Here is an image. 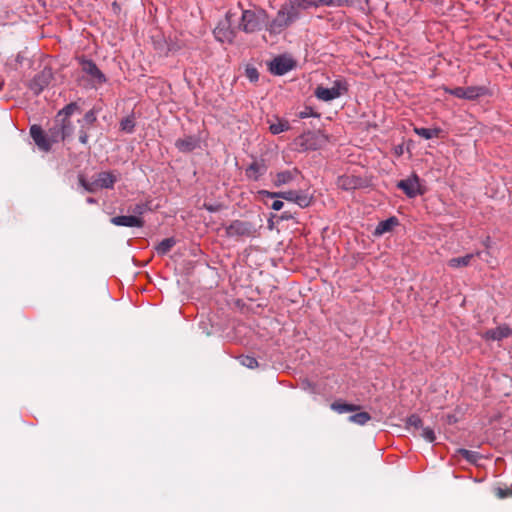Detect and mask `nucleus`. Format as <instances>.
<instances>
[{"label": "nucleus", "instance_id": "obj_55", "mask_svg": "<svg viewBox=\"0 0 512 512\" xmlns=\"http://www.w3.org/2000/svg\"><path fill=\"white\" fill-rule=\"evenodd\" d=\"M268 222H269V228H270V229H272V227H273V221H272V219L270 218Z\"/></svg>", "mask_w": 512, "mask_h": 512}, {"label": "nucleus", "instance_id": "obj_31", "mask_svg": "<svg viewBox=\"0 0 512 512\" xmlns=\"http://www.w3.org/2000/svg\"><path fill=\"white\" fill-rule=\"evenodd\" d=\"M239 362L241 365H243L249 369H255L259 366L257 359L255 357L249 356V355L240 356Z\"/></svg>", "mask_w": 512, "mask_h": 512}, {"label": "nucleus", "instance_id": "obj_51", "mask_svg": "<svg viewBox=\"0 0 512 512\" xmlns=\"http://www.w3.org/2000/svg\"><path fill=\"white\" fill-rule=\"evenodd\" d=\"M302 386H303V388H304V389H313V385H312V383H311V382H309V381H304V382L302 383Z\"/></svg>", "mask_w": 512, "mask_h": 512}, {"label": "nucleus", "instance_id": "obj_44", "mask_svg": "<svg viewBox=\"0 0 512 512\" xmlns=\"http://www.w3.org/2000/svg\"><path fill=\"white\" fill-rule=\"evenodd\" d=\"M510 494H512V491L509 489L497 488L496 490V495L500 499L506 498Z\"/></svg>", "mask_w": 512, "mask_h": 512}, {"label": "nucleus", "instance_id": "obj_49", "mask_svg": "<svg viewBox=\"0 0 512 512\" xmlns=\"http://www.w3.org/2000/svg\"><path fill=\"white\" fill-rule=\"evenodd\" d=\"M322 6L326 7V0H311V8H319Z\"/></svg>", "mask_w": 512, "mask_h": 512}, {"label": "nucleus", "instance_id": "obj_35", "mask_svg": "<svg viewBox=\"0 0 512 512\" xmlns=\"http://www.w3.org/2000/svg\"><path fill=\"white\" fill-rule=\"evenodd\" d=\"M77 108L78 107L75 103H70L58 112L56 118L61 119L65 117L66 119H68V117L71 116Z\"/></svg>", "mask_w": 512, "mask_h": 512}, {"label": "nucleus", "instance_id": "obj_28", "mask_svg": "<svg viewBox=\"0 0 512 512\" xmlns=\"http://www.w3.org/2000/svg\"><path fill=\"white\" fill-rule=\"evenodd\" d=\"M348 420L354 424L363 426L371 420V415L368 412L361 411L349 416Z\"/></svg>", "mask_w": 512, "mask_h": 512}, {"label": "nucleus", "instance_id": "obj_14", "mask_svg": "<svg viewBox=\"0 0 512 512\" xmlns=\"http://www.w3.org/2000/svg\"><path fill=\"white\" fill-rule=\"evenodd\" d=\"M111 223L115 226L142 228L145 221L142 217L131 215H119L111 218Z\"/></svg>", "mask_w": 512, "mask_h": 512}, {"label": "nucleus", "instance_id": "obj_18", "mask_svg": "<svg viewBox=\"0 0 512 512\" xmlns=\"http://www.w3.org/2000/svg\"><path fill=\"white\" fill-rule=\"evenodd\" d=\"M267 167L263 162L253 161L245 170L247 178L257 181L266 173Z\"/></svg>", "mask_w": 512, "mask_h": 512}, {"label": "nucleus", "instance_id": "obj_2", "mask_svg": "<svg viewBox=\"0 0 512 512\" xmlns=\"http://www.w3.org/2000/svg\"><path fill=\"white\" fill-rule=\"evenodd\" d=\"M299 17V11L293 9V7H290L289 4H284L278 10L274 19H268L266 31H268L271 35H278L284 29L294 23L297 19H299Z\"/></svg>", "mask_w": 512, "mask_h": 512}, {"label": "nucleus", "instance_id": "obj_24", "mask_svg": "<svg viewBox=\"0 0 512 512\" xmlns=\"http://www.w3.org/2000/svg\"><path fill=\"white\" fill-rule=\"evenodd\" d=\"M331 409L339 414H344L348 412H356L360 409L358 405L341 402V401H335L331 404Z\"/></svg>", "mask_w": 512, "mask_h": 512}, {"label": "nucleus", "instance_id": "obj_12", "mask_svg": "<svg viewBox=\"0 0 512 512\" xmlns=\"http://www.w3.org/2000/svg\"><path fill=\"white\" fill-rule=\"evenodd\" d=\"M29 132L34 143L40 150L44 152H49L51 150L52 146L48 139V135L43 131L41 126L34 124L30 127Z\"/></svg>", "mask_w": 512, "mask_h": 512}, {"label": "nucleus", "instance_id": "obj_37", "mask_svg": "<svg viewBox=\"0 0 512 512\" xmlns=\"http://www.w3.org/2000/svg\"><path fill=\"white\" fill-rule=\"evenodd\" d=\"M297 116L301 119L308 117H320V114L314 110L312 106H305L303 110L297 112Z\"/></svg>", "mask_w": 512, "mask_h": 512}, {"label": "nucleus", "instance_id": "obj_53", "mask_svg": "<svg viewBox=\"0 0 512 512\" xmlns=\"http://www.w3.org/2000/svg\"><path fill=\"white\" fill-rule=\"evenodd\" d=\"M206 209L210 212H215L216 209L213 206H206Z\"/></svg>", "mask_w": 512, "mask_h": 512}, {"label": "nucleus", "instance_id": "obj_56", "mask_svg": "<svg viewBox=\"0 0 512 512\" xmlns=\"http://www.w3.org/2000/svg\"><path fill=\"white\" fill-rule=\"evenodd\" d=\"M321 99L324 100V101H330V100H333L334 98L325 97V98H321Z\"/></svg>", "mask_w": 512, "mask_h": 512}, {"label": "nucleus", "instance_id": "obj_46", "mask_svg": "<svg viewBox=\"0 0 512 512\" xmlns=\"http://www.w3.org/2000/svg\"><path fill=\"white\" fill-rule=\"evenodd\" d=\"M326 7H343V0H326Z\"/></svg>", "mask_w": 512, "mask_h": 512}, {"label": "nucleus", "instance_id": "obj_15", "mask_svg": "<svg viewBox=\"0 0 512 512\" xmlns=\"http://www.w3.org/2000/svg\"><path fill=\"white\" fill-rule=\"evenodd\" d=\"M512 334V329L507 325H500L494 329L487 330L483 337L486 340L501 341Z\"/></svg>", "mask_w": 512, "mask_h": 512}, {"label": "nucleus", "instance_id": "obj_47", "mask_svg": "<svg viewBox=\"0 0 512 512\" xmlns=\"http://www.w3.org/2000/svg\"><path fill=\"white\" fill-rule=\"evenodd\" d=\"M88 138H89V136H88L87 132L85 130L81 129L79 131V142L81 144L85 145L88 143Z\"/></svg>", "mask_w": 512, "mask_h": 512}, {"label": "nucleus", "instance_id": "obj_39", "mask_svg": "<svg viewBox=\"0 0 512 512\" xmlns=\"http://www.w3.org/2000/svg\"><path fill=\"white\" fill-rule=\"evenodd\" d=\"M369 0H343V7H358L364 9L365 5H368Z\"/></svg>", "mask_w": 512, "mask_h": 512}, {"label": "nucleus", "instance_id": "obj_50", "mask_svg": "<svg viewBox=\"0 0 512 512\" xmlns=\"http://www.w3.org/2000/svg\"><path fill=\"white\" fill-rule=\"evenodd\" d=\"M24 60H25V57L21 53H18L16 56V59H15V62L17 64H22Z\"/></svg>", "mask_w": 512, "mask_h": 512}, {"label": "nucleus", "instance_id": "obj_38", "mask_svg": "<svg viewBox=\"0 0 512 512\" xmlns=\"http://www.w3.org/2000/svg\"><path fill=\"white\" fill-rule=\"evenodd\" d=\"M420 435L429 443H433L436 440L435 432L430 427H422V432Z\"/></svg>", "mask_w": 512, "mask_h": 512}, {"label": "nucleus", "instance_id": "obj_19", "mask_svg": "<svg viewBox=\"0 0 512 512\" xmlns=\"http://www.w3.org/2000/svg\"><path fill=\"white\" fill-rule=\"evenodd\" d=\"M336 184L342 190L349 191L358 188L361 184V179L355 176L342 175L337 178Z\"/></svg>", "mask_w": 512, "mask_h": 512}, {"label": "nucleus", "instance_id": "obj_7", "mask_svg": "<svg viewBox=\"0 0 512 512\" xmlns=\"http://www.w3.org/2000/svg\"><path fill=\"white\" fill-rule=\"evenodd\" d=\"M296 61L287 54H281L267 62L268 70L271 74L282 76L296 67Z\"/></svg>", "mask_w": 512, "mask_h": 512}, {"label": "nucleus", "instance_id": "obj_3", "mask_svg": "<svg viewBox=\"0 0 512 512\" xmlns=\"http://www.w3.org/2000/svg\"><path fill=\"white\" fill-rule=\"evenodd\" d=\"M82 78L86 79L92 87L97 88L98 86L106 83L107 78L105 74L98 68L96 63L87 59L84 56L78 58Z\"/></svg>", "mask_w": 512, "mask_h": 512}, {"label": "nucleus", "instance_id": "obj_48", "mask_svg": "<svg viewBox=\"0 0 512 512\" xmlns=\"http://www.w3.org/2000/svg\"><path fill=\"white\" fill-rule=\"evenodd\" d=\"M278 218H279V220L284 221V220H290V219H293V218H294V216H293V214H292L290 211L285 210V211H283V212L281 213V215H280Z\"/></svg>", "mask_w": 512, "mask_h": 512}, {"label": "nucleus", "instance_id": "obj_26", "mask_svg": "<svg viewBox=\"0 0 512 512\" xmlns=\"http://www.w3.org/2000/svg\"><path fill=\"white\" fill-rule=\"evenodd\" d=\"M473 257H474V254H466L465 256H462V257L451 258L448 261V266L451 268L466 267L470 264Z\"/></svg>", "mask_w": 512, "mask_h": 512}, {"label": "nucleus", "instance_id": "obj_32", "mask_svg": "<svg viewBox=\"0 0 512 512\" xmlns=\"http://www.w3.org/2000/svg\"><path fill=\"white\" fill-rule=\"evenodd\" d=\"M288 4L297 11L311 9V0H289Z\"/></svg>", "mask_w": 512, "mask_h": 512}, {"label": "nucleus", "instance_id": "obj_27", "mask_svg": "<svg viewBox=\"0 0 512 512\" xmlns=\"http://www.w3.org/2000/svg\"><path fill=\"white\" fill-rule=\"evenodd\" d=\"M414 132L426 139V140H429V139H432L434 137H438L439 133L441 132V129L439 128H425V127H415L414 128Z\"/></svg>", "mask_w": 512, "mask_h": 512}, {"label": "nucleus", "instance_id": "obj_10", "mask_svg": "<svg viewBox=\"0 0 512 512\" xmlns=\"http://www.w3.org/2000/svg\"><path fill=\"white\" fill-rule=\"evenodd\" d=\"M396 187L404 192L408 198H415L424 194L420 184V178L416 173H412L406 179L397 182Z\"/></svg>", "mask_w": 512, "mask_h": 512}, {"label": "nucleus", "instance_id": "obj_8", "mask_svg": "<svg viewBox=\"0 0 512 512\" xmlns=\"http://www.w3.org/2000/svg\"><path fill=\"white\" fill-rule=\"evenodd\" d=\"M256 228L249 221L233 220L225 227L227 237H251L255 234Z\"/></svg>", "mask_w": 512, "mask_h": 512}, {"label": "nucleus", "instance_id": "obj_16", "mask_svg": "<svg viewBox=\"0 0 512 512\" xmlns=\"http://www.w3.org/2000/svg\"><path fill=\"white\" fill-rule=\"evenodd\" d=\"M117 181L116 176L112 172H100L97 174L94 184L100 189H113Z\"/></svg>", "mask_w": 512, "mask_h": 512}, {"label": "nucleus", "instance_id": "obj_25", "mask_svg": "<svg viewBox=\"0 0 512 512\" xmlns=\"http://www.w3.org/2000/svg\"><path fill=\"white\" fill-rule=\"evenodd\" d=\"M175 244L176 240L174 237L165 238L157 244L155 250L158 255L163 256L166 255Z\"/></svg>", "mask_w": 512, "mask_h": 512}, {"label": "nucleus", "instance_id": "obj_41", "mask_svg": "<svg viewBox=\"0 0 512 512\" xmlns=\"http://www.w3.org/2000/svg\"><path fill=\"white\" fill-rule=\"evenodd\" d=\"M79 182H80L81 186L85 189V191H87L89 193H93V192H95L98 189L96 184H94V181L93 182H87L84 178L81 177L79 179Z\"/></svg>", "mask_w": 512, "mask_h": 512}, {"label": "nucleus", "instance_id": "obj_4", "mask_svg": "<svg viewBox=\"0 0 512 512\" xmlns=\"http://www.w3.org/2000/svg\"><path fill=\"white\" fill-rule=\"evenodd\" d=\"M259 194L267 198H281L289 202L297 204L301 208H306L311 204L312 197L303 191H281V192H270L267 190H260Z\"/></svg>", "mask_w": 512, "mask_h": 512}, {"label": "nucleus", "instance_id": "obj_36", "mask_svg": "<svg viewBox=\"0 0 512 512\" xmlns=\"http://www.w3.org/2000/svg\"><path fill=\"white\" fill-rule=\"evenodd\" d=\"M61 128H63V141L69 137L73 132V125L69 119L65 117L60 119Z\"/></svg>", "mask_w": 512, "mask_h": 512}, {"label": "nucleus", "instance_id": "obj_54", "mask_svg": "<svg viewBox=\"0 0 512 512\" xmlns=\"http://www.w3.org/2000/svg\"><path fill=\"white\" fill-rule=\"evenodd\" d=\"M112 6H113V8H118L119 9V5H118V3L116 1H114L112 3Z\"/></svg>", "mask_w": 512, "mask_h": 512}, {"label": "nucleus", "instance_id": "obj_43", "mask_svg": "<svg viewBox=\"0 0 512 512\" xmlns=\"http://www.w3.org/2000/svg\"><path fill=\"white\" fill-rule=\"evenodd\" d=\"M166 46H167L166 54H168L170 52H173V53L177 52L181 48L180 45H178L176 42H173V41L166 43Z\"/></svg>", "mask_w": 512, "mask_h": 512}, {"label": "nucleus", "instance_id": "obj_20", "mask_svg": "<svg viewBox=\"0 0 512 512\" xmlns=\"http://www.w3.org/2000/svg\"><path fill=\"white\" fill-rule=\"evenodd\" d=\"M399 225V220L396 216H391L385 220H382L378 223L375 228L374 235L381 236L385 233L391 232L394 227Z\"/></svg>", "mask_w": 512, "mask_h": 512}, {"label": "nucleus", "instance_id": "obj_42", "mask_svg": "<svg viewBox=\"0 0 512 512\" xmlns=\"http://www.w3.org/2000/svg\"><path fill=\"white\" fill-rule=\"evenodd\" d=\"M83 120L85 123L92 125L96 121L95 112L93 110H89L85 113Z\"/></svg>", "mask_w": 512, "mask_h": 512}, {"label": "nucleus", "instance_id": "obj_45", "mask_svg": "<svg viewBox=\"0 0 512 512\" xmlns=\"http://www.w3.org/2000/svg\"><path fill=\"white\" fill-rule=\"evenodd\" d=\"M280 199L281 198H277L276 200L273 201V203L271 204V209L279 211L283 208L284 203Z\"/></svg>", "mask_w": 512, "mask_h": 512}, {"label": "nucleus", "instance_id": "obj_40", "mask_svg": "<svg viewBox=\"0 0 512 512\" xmlns=\"http://www.w3.org/2000/svg\"><path fill=\"white\" fill-rule=\"evenodd\" d=\"M245 75L251 82H255L259 78V72L257 68L249 65L245 69Z\"/></svg>", "mask_w": 512, "mask_h": 512}, {"label": "nucleus", "instance_id": "obj_52", "mask_svg": "<svg viewBox=\"0 0 512 512\" xmlns=\"http://www.w3.org/2000/svg\"><path fill=\"white\" fill-rule=\"evenodd\" d=\"M86 203L90 204V205H93V204L97 203V200L95 198H93V197H87L86 198Z\"/></svg>", "mask_w": 512, "mask_h": 512}, {"label": "nucleus", "instance_id": "obj_11", "mask_svg": "<svg viewBox=\"0 0 512 512\" xmlns=\"http://www.w3.org/2000/svg\"><path fill=\"white\" fill-rule=\"evenodd\" d=\"M234 15L231 11H228L225 20L221 21L214 29V35L217 40L221 42H232L234 40L236 32L231 27V17Z\"/></svg>", "mask_w": 512, "mask_h": 512}, {"label": "nucleus", "instance_id": "obj_17", "mask_svg": "<svg viewBox=\"0 0 512 512\" xmlns=\"http://www.w3.org/2000/svg\"><path fill=\"white\" fill-rule=\"evenodd\" d=\"M445 92L452 94L453 96H485L486 90L484 87H469L464 90L462 87H456L454 90H448L445 88Z\"/></svg>", "mask_w": 512, "mask_h": 512}, {"label": "nucleus", "instance_id": "obj_9", "mask_svg": "<svg viewBox=\"0 0 512 512\" xmlns=\"http://www.w3.org/2000/svg\"><path fill=\"white\" fill-rule=\"evenodd\" d=\"M326 143V137L322 134L307 132L300 135L296 144L301 151L318 150Z\"/></svg>", "mask_w": 512, "mask_h": 512}, {"label": "nucleus", "instance_id": "obj_13", "mask_svg": "<svg viewBox=\"0 0 512 512\" xmlns=\"http://www.w3.org/2000/svg\"><path fill=\"white\" fill-rule=\"evenodd\" d=\"M201 139L198 135H187L175 141V147L181 153H190L200 148Z\"/></svg>", "mask_w": 512, "mask_h": 512}, {"label": "nucleus", "instance_id": "obj_34", "mask_svg": "<svg viewBox=\"0 0 512 512\" xmlns=\"http://www.w3.org/2000/svg\"><path fill=\"white\" fill-rule=\"evenodd\" d=\"M406 426L408 428L422 429L423 421L417 414H412L406 419Z\"/></svg>", "mask_w": 512, "mask_h": 512}, {"label": "nucleus", "instance_id": "obj_21", "mask_svg": "<svg viewBox=\"0 0 512 512\" xmlns=\"http://www.w3.org/2000/svg\"><path fill=\"white\" fill-rule=\"evenodd\" d=\"M153 211L152 200L147 199L142 202H138L135 205H131L128 208V212H130L133 216L142 217L147 212Z\"/></svg>", "mask_w": 512, "mask_h": 512}, {"label": "nucleus", "instance_id": "obj_1", "mask_svg": "<svg viewBox=\"0 0 512 512\" xmlns=\"http://www.w3.org/2000/svg\"><path fill=\"white\" fill-rule=\"evenodd\" d=\"M268 13L263 8L246 9L242 11L239 30L251 34L266 29Z\"/></svg>", "mask_w": 512, "mask_h": 512}, {"label": "nucleus", "instance_id": "obj_33", "mask_svg": "<svg viewBox=\"0 0 512 512\" xmlns=\"http://www.w3.org/2000/svg\"><path fill=\"white\" fill-rule=\"evenodd\" d=\"M135 128V122L132 116H128L121 120L120 129L126 133H133Z\"/></svg>", "mask_w": 512, "mask_h": 512}, {"label": "nucleus", "instance_id": "obj_6", "mask_svg": "<svg viewBox=\"0 0 512 512\" xmlns=\"http://www.w3.org/2000/svg\"><path fill=\"white\" fill-rule=\"evenodd\" d=\"M56 83L57 79L52 68L45 66L43 70L35 74V76L30 80L29 88L34 94L38 95L46 88L56 85Z\"/></svg>", "mask_w": 512, "mask_h": 512}, {"label": "nucleus", "instance_id": "obj_29", "mask_svg": "<svg viewBox=\"0 0 512 512\" xmlns=\"http://www.w3.org/2000/svg\"><path fill=\"white\" fill-rule=\"evenodd\" d=\"M461 455L466 461L471 464H476L478 460L481 458L480 454L477 451H472L464 448H460L456 452Z\"/></svg>", "mask_w": 512, "mask_h": 512}, {"label": "nucleus", "instance_id": "obj_23", "mask_svg": "<svg viewBox=\"0 0 512 512\" xmlns=\"http://www.w3.org/2000/svg\"><path fill=\"white\" fill-rule=\"evenodd\" d=\"M299 171L297 169L278 172L274 179V185L279 187L292 182Z\"/></svg>", "mask_w": 512, "mask_h": 512}, {"label": "nucleus", "instance_id": "obj_22", "mask_svg": "<svg viewBox=\"0 0 512 512\" xmlns=\"http://www.w3.org/2000/svg\"><path fill=\"white\" fill-rule=\"evenodd\" d=\"M47 135L51 146L63 141V128H61L60 119H55L54 124L48 129Z\"/></svg>", "mask_w": 512, "mask_h": 512}, {"label": "nucleus", "instance_id": "obj_30", "mask_svg": "<svg viewBox=\"0 0 512 512\" xmlns=\"http://www.w3.org/2000/svg\"><path fill=\"white\" fill-rule=\"evenodd\" d=\"M290 125L287 121H278L270 125L269 130L273 135H278L282 132L289 130Z\"/></svg>", "mask_w": 512, "mask_h": 512}, {"label": "nucleus", "instance_id": "obj_5", "mask_svg": "<svg viewBox=\"0 0 512 512\" xmlns=\"http://www.w3.org/2000/svg\"><path fill=\"white\" fill-rule=\"evenodd\" d=\"M348 93V83L345 78L337 76L328 83L317 85L312 96H342Z\"/></svg>", "mask_w": 512, "mask_h": 512}]
</instances>
